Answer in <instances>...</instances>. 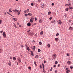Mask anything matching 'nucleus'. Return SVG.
<instances>
[{"label": "nucleus", "mask_w": 73, "mask_h": 73, "mask_svg": "<svg viewBox=\"0 0 73 73\" xmlns=\"http://www.w3.org/2000/svg\"><path fill=\"white\" fill-rule=\"evenodd\" d=\"M57 56V55L56 54H54L52 56V57H53V58L55 60L56 59V56Z\"/></svg>", "instance_id": "nucleus-1"}, {"label": "nucleus", "mask_w": 73, "mask_h": 73, "mask_svg": "<svg viewBox=\"0 0 73 73\" xmlns=\"http://www.w3.org/2000/svg\"><path fill=\"white\" fill-rule=\"evenodd\" d=\"M2 35L5 38V37H6L7 35H6V34H5V32H3Z\"/></svg>", "instance_id": "nucleus-2"}, {"label": "nucleus", "mask_w": 73, "mask_h": 73, "mask_svg": "<svg viewBox=\"0 0 73 73\" xmlns=\"http://www.w3.org/2000/svg\"><path fill=\"white\" fill-rule=\"evenodd\" d=\"M13 12L15 13L19 12V11L17 10V9H15V10H13Z\"/></svg>", "instance_id": "nucleus-3"}, {"label": "nucleus", "mask_w": 73, "mask_h": 73, "mask_svg": "<svg viewBox=\"0 0 73 73\" xmlns=\"http://www.w3.org/2000/svg\"><path fill=\"white\" fill-rule=\"evenodd\" d=\"M18 60L19 61V62H21V58L20 57H18L17 58Z\"/></svg>", "instance_id": "nucleus-4"}, {"label": "nucleus", "mask_w": 73, "mask_h": 73, "mask_svg": "<svg viewBox=\"0 0 73 73\" xmlns=\"http://www.w3.org/2000/svg\"><path fill=\"white\" fill-rule=\"evenodd\" d=\"M30 35L31 36H33L34 35V33L32 32H30Z\"/></svg>", "instance_id": "nucleus-5"}, {"label": "nucleus", "mask_w": 73, "mask_h": 73, "mask_svg": "<svg viewBox=\"0 0 73 73\" xmlns=\"http://www.w3.org/2000/svg\"><path fill=\"white\" fill-rule=\"evenodd\" d=\"M14 27H15V28H17L18 29H19V27L17 26H16V24H14Z\"/></svg>", "instance_id": "nucleus-6"}, {"label": "nucleus", "mask_w": 73, "mask_h": 73, "mask_svg": "<svg viewBox=\"0 0 73 73\" xmlns=\"http://www.w3.org/2000/svg\"><path fill=\"white\" fill-rule=\"evenodd\" d=\"M58 23H59V24H60V25H61V24L62 23V22H61V20H59L58 21Z\"/></svg>", "instance_id": "nucleus-7"}, {"label": "nucleus", "mask_w": 73, "mask_h": 73, "mask_svg": "<svg viewBox=\"0 0 73 73\" xmlns=\"http://www.w3.org/2000/svg\"><path fill=\"white\" fill-rule=\"evenodd\" d=\"M27 26H28L29 27H30L31 25V23H28L27 24Z\"/></svg>", "instance_id": "nucleus-8"}, {"label": "nucleus", "mask_w": 73, "mask_h": 73, "mask_svg": "<svg viewBox=\"0 0 73 73\" xmlns=\"http://www.w3.org/2000/svg\"><path fill=\"white\" fill-rule=\"evenodd\" d=\"M35 58H38V55L37 54L35 56Z\"/></svg>", "instance_id": "nucleus-9"}, {"label": "nucleus", "mask_w": 73, "mask_h": 73, "mask_svg": "<svg viewBox=\"0 0 73 73\" xmlns=\"http://www.w3.org/2000/svg\"><path fill=\"white\" fill-rule=\"evenodd\" d=\"M71 63V62L69 61H68L67 62V64H70Z\"/></svg>", "instance_id": "nucleus-10"}, {"label": "nucleus", "mask_w": 73, "mask_h": 73, "mask_svg": "<svg viewBox=\"0 0 73 73\" xmlns=\"http://www.w3.org/2000/svg\"><path fill=\"white\" fill-rule=\"evenodd\" d=\"M13 60H14V61H15V60H16V57H13Z\"/></svg>", "instance_id": "nucleus-11"}, {"label": "nucleus", "mask_w": 73, "mask_h": 73, "mask_svg": "<svg viewBox=\"0 0 73 73\" xmlns=\"http://www.w3.org/2000/svg\"><path fill=\"white\" fill-rule=\"evenodd\" d=\"M44 34V31H42L40 32V34L41 35H42L43 34Z\"/></svg>", "instance_id": "nucleus-12"}, {"label": "nucleus", "mask_w": 73, "mask_h": 73, "mask_svg": "<svg viewBox=\"0 0 73 73\" xmlns=\"http://www.w3.org/2000/svg\"><path fill=\"white\" fill-rule=\"evenodd\" d=\"M42 19H40L39 20V23H42Z\"/></svg>", "instance_id": "nucleus-13"}, {"label": "nucleus", "mask_w": 73, "mask_h": 73, "mask_svg": "<svg viewBox=\"0 0 73 73\" xmlns=\"http://www.w3.org/2000/svg\"><path fill=\"white\" fill-rule=\"evenodd\" d=\"M55 40L56 41H58V38H55Z\"/></svg>", "instance_id": "nucleus-14"}, {"label": "nucleus", "mask_w": 73, "mask_h": 73, "mask_svg": "<svg viewBox=\"0 0 73 73\" xmlns=\"http://www.w3.org/2000/svg\"><path fill=\"white\" fill-rule=\"evenodd\" d=\"M39 44L40 45H42V42H41V41H40L39 42Z\"/></svg>", "instance_id": "nucleus-15"}, {"label": "nucleus", "mask_w": 73, "mask_h": 73, "mask_svg": "<svg viewBox=\"0 0 73 73\" xmlns=\"http://www.w3.org/2000/svg\"><path fill=\"white\" fill-rule=\"evenodd\" d=\"M47 46H48V48H49L50 46V44H48Z\"/></svg>", "instance_id": "nucleus-16"}, {"label": "nucleus", "mask_w": 73, "mask_h": 73, "mask_svg": "<svg viewBox=\"0 0 73 73\" xmlns=\"http://www.w3.org/2000/svg\"><path fill=\"white\" fill-rule=\"evenodd\" d=\"M13 20L14 21H16L17 20V19L15 18H14Z\"/></svg>", "instance_id": "nucleus-17"}, {"label": "nucleus", "mask_w": 73, "mask_h": 73, "mask_svg": "<svg viewBox=\"0 0 73 73\" xmlns=\"http://www.w3.org/2000/svg\"><path fill=\"white\" fill-rule=\"evenodd\" d=\"M51 12L50 11H49V12H48V15H50V14H51Z\"/></svg>", "instance_id": "nucleus-18"}, {"label": "nucleus", "mask_w": 73, "mask_h": 73, "mask_svg": "<svg viewBox=\"0 0 73 73\" xmlns=\"http://www.w3.org/2000/svg\"><path fill=\"white\" fill-rule=\"evenodd\" d=\"M30 21L31 23H33V20H32V19H30Z\"/></svg>", "instance_id": "nucleus-19"}, {"label": "nucleus", "mask_w": 73, "mask_h": 73, "mask_svg": "<svg viewBox=\"0 0 73 73\" xmlns=\"http://www.w3.org/2000/svg\"><path fill=\"white\" fill-rule=\"evenodd\" d=\"M69 7L70 8V9H71V10H72V9H73V8L72 7H70V6Z\"/></svg>", "instance_id": "nucleus-20"}, {"label": "nucleus", "mask_w": 73, "mask_h": 73, "mask_svg": "<svg viewBox=\"0 0 73 73\" xmlns=\"http://www.w3.org/2000/svg\"><path fill=\"white\" fill-rule=\"evenodd\" d=\"M27 50H28V51H29V50H30V49H29V47H27Z\"/></svg>", "instance_id": "nucleus-21"}, {"label": "nucleus", "mask_w": 73, "mask_h": 73, "mask_svg": "<svg viewBox=\"0 0 73 73\" xmlns=\"http://www.w3.org/2000/svg\"><path fill=\"white\" fill-rule=\"evenodd\" d=\"M69 29H71V30H72V29H73V28H72V27H70L69 28Z\"/></svg>", "instance_id": "nucleus-22"}, {"label": "nucleus", "mask_w": 73, "mask_h": 73, "mask_svg": "<svg viewBox=\"0 0 73 73\" xmlns=\"http://www.w3.org/2000/svg\"><path fill=\"white\" fill-rule=\"evenodd\" d=\"M66 73H69L70 72V71L69 70H67L66 71Z\"/></svg>", "instance_id": "nucleus-23"}, {"label": "nucleus", "mask_w": 73, "mask_h": 73, "mask_svg": "<svg viewBox=\"0 0 73 73\" xmlns=\"http://www.w3.org/2000/svg\"><path fill=\"white\" fill-rule=\"evenodd\" d=\"M69 10V8H67L66 9V11H68Z\"/></svg>", "instance_id": "nucleus-24"}, {"label": "nucleus", "mask_w": 73, "mask_h": 73, "mask_svg": "<svg viewBox=\"0 0 73 73\" xmlns=\"http://www.w3.org/2000/svg\"><path fill=\"white\" fill-rule=\"evenodd\" d=\"M58 63V62H57V61H56L55 62L54 64H57Z\"/></svg>", "instance_id": "nucleus-25"}, {"label": "nucleus", "mask_w": 73, "mask_h": 73, "mask_svg": "<svg viewBox=\"0 0 73 73\" xmlns=\"http://www.w3.org/2000/svg\"><path fill=\"white\" fill-rule=\"evenodd\" d=\"M9 59H11V60H12V56H10Z\"/></svg>", "instance_id": "nucleus-26"}, {"label": "nucleus", "mask_w": 73, "mask_h": 73, "mask_svg": "<svg viewBox=\"0 0 73 73\" xmlns=\"http://www.w3.org/2000/svg\"><path fill=\"white\" fill-rule=\"evenodd\" d=\"M38 52H41V50H40V49H38Z\"/></svg>", "instance_id": "nucleus-27"}, {"label": "nucleus", "mask_w": 73, "mask_h": 73, "mask_svg": "<svg viewBox=\"0 0 73 73\" xmlns=\"http://www.w3.org/2000/svg\"><path fill=\"white\" fill-rule=\"evenodd\" d=\"M56 36H59V34L58 33H56Z\"/></svg>", "instance_id": "nucleus-28"}, {"label": "nucleus", "mask_w": 73, "mask_h": 73, "mask_svg": "<svg viewBox=\"0 0 73 73\" xmlns=\"http://www.w3.org/2000/svg\"><path fill=\"white\" fill-rule=\"evenodd\" d=\"M9 12H10L11 13H12V10H11L9 9Z\"/></svg>", "instance_id": "nucleus-29"}, {"label": "nucleus", "mask_w": 73, "mask_h": 73, "mask_svg": "<svg viewBox=\"0 0 73 73\" xmlns=\"http://www.w3.org/2000/svg\"><path fill=\"white\" fill-rule=\"evenodd\" d=\"M28 69H29L31 70V69H32V68L31 67H28Z\"/></svg>", "instance_id": "nucleus-30"}, {"label": "nucleus", "mask_w": 73, "mask_h": 73, "mask_svg": "<svg viewBox=\"0 0 73 73\" xmlns=\"http://www.w3.org/2000/svg\"><path fill=\"white\" fill-rule=\"evenodd\" d=\"M52 19H53V18L52 17H50L49 18L50 20H52Z\"/></svg>", "instance_id": "nucleus-31"}, {"label": "nucleus", "mask_w": 73, "mask_h": 73, "mask_svg": "<svg viewBox=\"0 0 73 73\" xmlns=\"http://www.w3.org/2000/svg\"><path fill=\"white\" fill-rule=\"evenodd\" d=\"M3 52V50L1 49L0 48V52L1 53Z\"/></svg>", "instance_id": "nucleus-32"}, {"label": "nucleus", "mask_w": 73, "mask_h": 73, "mask_svg": "<svg viewBox=\"0 0 73 73\" xmlns=\"http://www.w3.org/2000/svg\"><path fill=\"white\" fill-rule=\"evenodd\" d=\"M71 5V3H69V4H67L68 6H69L70 5Z\"/></svg>", "instance_id": "nucleus-33"}, {"label": "nucleus", "mask_w": 73, "mask_h": 73, "mask_svg": "<svg viewBox=\"0 0 73 73\" xmlns=\"http://www.w3.org/2000/svg\"><path fill=\"white\" fill-rule=\"evenodd\" d=\"M7 14H8V15H11V14L9 13L8 12H7Z\"/></svg>", "instance_id": "nucleus-34"}, {"label": "nucleus", "mask_w": 73, "mask_h": 73, "mask_svg": "<svg viewBox=\"0 0 73 73\" xmlns=\"http://www.w3.org/2000/svg\"><path fill=\"white\" fill-rule=\"evenodd\" d=\"M38 2L39 3H40V2H41V0H38Z\"/></svg>", "instance_id": "nucleus-35"}, {"label": "nucleus", "mask_w": 73, "mask_h": 73, "mask_svg": "<svg viewBox=\"0 0 73 73\" xmlns=\"http://www.w3.org/2000/svg\"><path fill=\"white\" fill-rule=\"evenodd\" d=\"M27 16H28V14H26L25 15V17Z\"/></svg>", "instance_id": "nucleus-36"}, {"label": "nucleus", "mask_w": 73, "mask_h": 73, "mask_svg": "<svg viewBox=\"0 0 73 73\" xmlns=\"http://www.w3.org/2000/svg\"><path fill=\"white\" fill-rule=\"evenodd\" d=\"M52 69L53 68H52V67H51V69H50V71H51V72H52Z\"/></svg>", "instance_id": "nucleus-37"}, {"label": "nucleus", "mask_w": 73, "mask_h": 73, "mask_svg": "<svg viewBox=\"0 0 73 73\" xmlns=\"http://www.w3.org/2000/svg\"><path fill=\"white\" fill-rule=\"evenodd\" d=\"M31 19L32 20H34V17H32Z\"/></svg>", "instance_id": "nucleus-38"}, {"label": "nucleus", "mask_w": 73, "mask_h": 73, "mask_svg": "<svg viewBox=\"0 0 73 73\" xmlns=\"http://www.w3.org/2000/svg\"><path fill=\"white\" fill-rule=\"evenodd\" d=\"M21 11H19V12L18 13V15H19V14H20V12H21Z\"/></svg>", "instance_id": "nucleus-39"}, {"label": "nucleus", "mask_w": 73, "mask_h": 73, "mask_svg": "<svg viewBox=\"0 0 73 73\" xmlns=\"http://www.w3.org/2000/svg\"><path fill=\"white\" fill-rule=\"evenodd\" d=\"M46 71L45 70H43V72H44V73H45Z\"/></svg>", "instance_id": "nucleus-40"}, {"label": "nucleus", "mask_w": 73, "mask_h": 73, "mask_svg": "<svg viewBox=\"0 0 73 73\" xmlns=\"http://www.w3.org/2000/svg\"><path fill=\"white\" fill-rule=\"evenodd\" d=\"M34 4L33 3H31V5L32 6H33V5H34Z\"/></svg>", "instance_id": "nucleus-41"}, {"label": "nucleus", "mask_w": 73, "mask_h": 73, "mask_svg": "<svg viewBox=\"0 0 73 73\" xmlns=\"http://www.w3.org/2000/svg\"><path fill=\"white\" fill-rule=\"evenodd\" d=\"M1 23H2V20H0V24H1Z\"/></svg>", "instance_id": "nucleus-42"}, {"label": "nucleus", "mask_w": 73, "mask_h": 73, "mask_svg": "<svg viewBox=\"0 0 73 73\" xmlns=\"http://www.w3.org/2000/svg\"><path fill=\"white\" fill-rule=\"evenodd\" d=\"M0 33H3V31H0Z\"/></svg>", "instance_id": "nucleus-43"}, {"label": "nucleus", "mask_w": 73, "mask_h": 73, "mask_svg": "<svg viewBox=\"0 0 73 73\" xmlns=\"http://www.w3.org/2000/svg\"><path fill=\"white\" fill-rule=\"evenodd\" d=\"M70 69H72L73 68V67L72 66H70Z\"/></svg>", "instance_id": "nucleus-44"}, {"label": "nucleus", "mask_w": 73, "mask_h": 73, "mask_svg": "<svg viewBox=\"0 0 73 73\" xmlns=\"http://www.w3.org/2000/svg\"><path fill=\"white\" fill-rule=\"evenodd\" d=\"M40 69L42 68V66H41V65H40Z\"/></svg>", "instance_id": "nucleus-45"}, {"label": "nucleus", "mask_w": 73, "mask_h": 73, "mask_svg": "<svg viewBox=\"0 0 73 73\" xmlns=\"http://www.w3.org/2000/svg\"><path fill=\"white\" fill-rule=\"evenodd\" d=\"M33 53H31V56H34V55H33Z\"/></svg>", "instance_id": "nucleus-46"}, {"label": "nucleus", "mask_w": 73, "mask_h": 73, "mask_svg": "<svg viewBox=\"0 0 73 73\" xmlns=\"http://www.w3.org/2000/svg\"><path fill=\"white\" fill-rule=\"evenodd\" d=\"M51 23H52V24H54V23H53V21L51 22Z\"/></svg>", "instance_id": "nucleus-47"}, {"label": "nucleus", "mask_w": 73, "mask_h": 73, "mask_svg": "<svg viewBox=\"0 0 73 73\" xmlns=\"http://www.w3.org/2000/svg\"><path fill=\"white\" fill-rule=\"evenodd\" d=\"M30 14H31V13H29L28 14V16H30Z\"/></svg>", "instance_id": "nucleus-48"}, {"label": "nucleus", "mask_w": 73, "mask_h": 73, "mask_svg": "<svg viewBox=\"0 0 73 73\" xmlns=\"http://www.w3.org/2000/svg\"><path fill=\"white\" fill-rule=\"evenodd\" d=\"M30 16H32V14L30 13Z\"/></svg>", "instance_id": "nucleus-49"}, {"label": "nucleus", "mask_w": 73, "mask_h": 73, "mask_svg": "<svg viewBox=\"0 0 73 73\" xmlns=\"http://www.w3.org/2000/svg\"><path fill=\"white\" fill-rule=\"evenodd\" d=\"M67 56H69V54H67Z\"/></svg>", "instance_id": "nucleus-50"}, {"label": "nucleus", "mask_w": 73, "mask_h": 73, "mask_svg": "<svg viewBox=\"0 0 73 73\" xmlns=\"http://www.w3.org/2000/svg\"><path fill=\"white\" fill-rule=\"evenodd\" d=\"M27 12H29V9H27Z\"/></svg>", "instance_id": "nucleus-51"}, {"label": "nucleus", "mask_w": 73, "mask_h": 73, "mask_svg": "<svg viewBox=\"0 0 73 73\" xmlns=\"http://www.w3.org/2000/svg\"><path fill=\"white\" fill-rule=\"evenodd\" d=\"M24 13H27V11L25 10V11H24Z\"/></svg>", "instance_id": "nucleus-52"}, {"label": "nucleus", "mask_w": 73, "mask_h": 73, "mask_svg": "<svg viewBox=\"0 0 73 73\" xmlns=\"http://www.w3.org/2000/svg\"><path fill=\"white\" fill-rule=\"evenodd\" d=\"M54 5V3H52V6H53V5Z\"/></svg>", "instance_id": "nucleus-53"}, {"label": "nucleus", "mask_w": 73, "mask_h": 73, "mask_svg": "<svg viewBox=\"0 0 73 73\" xmlns=\"http://www.w3.org/2000/svg\"><path fill=\"white\" fill-rule=\"evenodd\" d=\"M30 31H31V30H29L28 31H27V32H30Z\"/></svg>", "instance_id": "nucleus-54"}, {"label": "nucleus", "mask_w": 73, "mask_h": 73, "mask_svg": "<svg viewBox=\"0 0 73 73\" xmlns=\"http://www.w3.org/2000/svg\"><path fill=\"white\" fill-rule=\"evenodd\" d=\"M72 21V20H69V23H70V21Z\"/></svg>", "instance_id": "nucleus-55"}, {"label": "nucleus", "mask_w": 73, "mask_h": 73, "mask_svg": "<svg viewBox=\"0 0 73 73\" xmlns=\"http://www.w3.org/2000/svg\"><path fill=\"white\" fill-rule=\"evenodd\" d=\"M21 47H24V46H23V45H21Z\"/></svg>", "instance_id": "nucleus-56"}, {"label": "nucleus", "mask_w": 73, "mask_h": 73, "mask_svg": "<svg viewBox=\"0 0 73 73\" xmlns=\"http://www.w3.org/2000/svg\"><path fill=\"white\" fill-rule=\"evenodd\" d=\"M46 61H45V60H44V64H45V63H46Z\"/></svg>", "instance_id": "nucleus-57"}, {"label": "nucleus", "mask_w": 73, "mask_h": 73, "mask_svg": "<svg viewBox=\"0 0 73 73\" xmlns=\"http://www.w3.org/2000/svg\"><path fill=\"white\" fill-rule=\"evenodd\" d=\"M33 50H35V49H36V48H33Z\"/></svg>", "instance_id": "nucleus-58"}, {"label": "nucleus", "mask_w": 73, "mask_h": 73, "mask_svg": "<svg viewBox=\"0 0 73 73\" xmlns=\"http://www.w3.org/2000/svg\"><path fill=\"white\" fill-rule=\"evenodd\" d=\"M35 21H37V18H35Z\"/></svg>", "instance_id": "nucleus-59"}, {"label": "nucleus", "mask_w": 73, "mask_h": 73, "mask_svg": "<svg viewBox=\"0 0 73 73\" xmlns=\"http://www.w3.org/2000/svg\"><path fill=\"white\" fill-rule=\"evenodd\" d=\"M42 66H43V68H44L45 67L44 66V64H42Z\"/></svg>", "instance_id": "nucleus-60"}, {"label": "nucleus", "mask_w": 73, "mask_h": 73, "mask_svg": "<svg viewBox=\"0 0 73 73\" xmlns=\"http://www.w3.org/2000/svg\"><path fill=\"white\" fill-rule=\"evenodd\" d=\"M31 53H33V51H31Z\"/></svg>", "instance_id": "nucleus-61"}, {"label": "nucleus", "mask_w": 73, "mask_h": 73, "mask_svg": "<svg viewBox=\"0 0 73 73\" xmlns=\"http://www.w3.org/2000/svg\"><path fill=\"white\" fill-rule=\"evenodd\" d=\"M53 22H54V23H55V22H56V21H55V20H54V21H52Z\"/></svg>", "instance_id": "nucleus-62"}, {"label": "nucleus", "mask_w": 73, "mask_h": 73, "mask_svg": "<svg viewBox=\"0 0 73 73\" xmlns=\"http://www.w3.org/2000/svg\"><path fill=\"white\" fill-rule=\"evenodd\" d=\"M42 6H43V7H44L45 6V5L44 4H43L42 5Z\"/></svg>", "instance_id": "nucleus-63"}, {"label": "nucleus", "mask_w": 73, "mask_h": 73, "mask_svg": "<svg viewBox=\"0 0 73 73\" xmlns=\"http://www.w3.org/2000/svg\"><path fill=\"white\" fill-rule=\"evenodd\" d=\"M66 70H68V68H66Z\"/></svg>", "instance_id": "nucleus-64"}]
</instances>
